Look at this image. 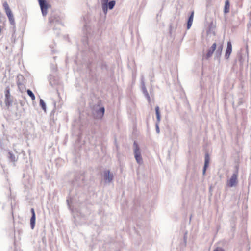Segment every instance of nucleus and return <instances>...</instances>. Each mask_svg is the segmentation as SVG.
<instances>
[{"label": "nucleus", "instance_id": "f257e3e1", "mask_svg": "<svg viewBox=\"0 0 251 251\" xmlns=\"http://www.w3.org/2000/svg\"><path fill=\"white\" fill-rule=\"evenodd\" d=\"M238 167L236 166L235 170L230 178L227 181V185L229 187H235L238 184Z\"/></svg>", "mask_w": 251, "mask_h": 251}, {"label": "nucleus", "instance_id": "f03ea898", "mask_svg": "<svg viewBox=\"0 0 251 251\" xmlns=\"http://www.w3.org/2000/svg\"><path fill=\"white\" fill-rule=\"evenodd\" d=\"M133 151L134 157L137 162L139 164H143V161L141 156V151L138 145L135 141L133 143Z\"/></svg>", "mask_w": 251, "mask_h": 251}, {"label": "nucleus", "instance_id": "7ed1b4c3", "mask_svg": "<svg viewBox=\"0 0 251 251\" xmlns=\"http://www.w3.org/2000/svg\"><path fill=\"white\" fill-rule=\"evenodd\" d=\"M109 0H102V8L103 12L106 14L108 8L109 9H112L116 3L115 1L111 0L108 2Z\"/></svg>", "mask_w": 251, "mask_h": 251}, {"label": "nucleus", "instance_id": "20e7f679", "mask_svg": "<svg viewBox=\"0 0 251 251\" xmlns=\"http://www.w3.org/2000/svg\"><path fill=\"white\" fill-rule=\"evenodd\" d=\"M5 103L8 107L11 106L13 103V97L10 94V88L7 87L5 90Z\"/></svg>", "mask_w": 251, "mask_h": 251}, {"label": "nucleus", "instance_id": "39448f33", "mask_svg": "<svg viewBox=\"0 0 251 251\" xmlns=\"http://www.w3.org/2000/svg\"><path fill=\"white\" fill-rule=\"evenodd\" d=\"M38 1L41 8L42 14L43 16H45L48 13V4L46 0H38Z\"/></svg>", "mask_w": 251, "mask_h": 251}, {"label": "nucleus", "instance_id": "423d86ee", "mask_svg": "<svg viewBox=\"0 0 251 251\" xmlns=\"http://www.w3.org/2000/svg\"><path fill=\"white\" fill-rule=\"evenodd\" d=\"M104 179L106 183L111 182L114 178L113 173H110L109 170H106L103 172Z\"/></svg>", "mask_w": 251, "mask_h": 251}, {"label": "nucleus", "instance_id": "0eeeda50", "mask_svg": "<svg viewBox=\"0 0 251 251\" xmlns=\"http://www.w3.org/2000/svg\"><path fill=\"white\" fill-rule=\"evenodd\" d=\"M217 46V44L216 43H213L211 48L208 50L207 53L203 56V57L206 59H208L210 57H211L213 54L214 51L216 50V48Z\"/></svg>", "mask_w": 251, "mask_h": 251}, {"label": "nucleus", "instance_id": "6e6552de", "mask_svg": "<svg viewBox=\"0 0 251 251\" xmlns=\"http://www.w3.org/2000/svg\"><path fill=\"white\" fill-rule=\"evenodd\" d=\"M142 90L145 97L147 98L149 102H151V98L150 95L148 92V91L145 87V83L143 80V77L142 80Z\"/></svg>", "mask_w": 251, "mask_h": 251}, {"label": "nucleus", "instance_id": "1a4fd4ad", "mask_svg": "<svg viewBox=\"0 0 251 251\" xmlns=\"http://www.w3.org/2000/svg\"><path fill=\"white\" fill-rule=\"evenodd\" d=\"M223 50V45L222 44H220L218 45L217 50L215 51V58L218 59L219 61H220V57L222 54Z\"/></svg>", "mask_w": 251, "mask_h": 251}, {"label": "nucleus", "instance_id": "9d476101", "mask_svg": "<svg viewBox=\"0 0 251 251\" xmlns=\"http://www.w3.org/2000/svg\"><path fill=\"white\" fill-rule=\"evenodd\" d=\"M231 52H232V44H231V42L228 41L227 44V48L226 49L225 57L227 59H228Z\"/></svg>", "mask_w": 251, "mask_h": 251}, {"label": "nucleus", "instance_id": "9b49d317", "mask_svg": "<svg viewBox=\"0 0 251 251\" xmlns=\"http://www.w3.org/2000/svg\"><path fill=\"white\" fill-rule=\"evenodd\" d=\"M210 161V157L208 153H206L204 156V165L203 168V175H204L206 170L207 168L209 165Z\"/></svg>", "mask_w": 251, "mask_h": 251}, {"label": "nucleus", "instance_id": "f8f14e48", "mask_svg": "<svg viewBox=\"0 0 251 251\" xmlns=\"http://www.w3.org/2000/svg\"><path fill=\"white\" fill-rule=\"evenodd\" d=\"M95 111H96V113L97 114V116H96L97 118H100L102 117H103V116L104 115L105 109H104V107H102L100 108L99 109L96 110Z\"/></svg>", "mask_w": 251, "mask_h": 251}, {"label": "nucleus", "instance_id": "ddd939ff", "mask_svg": "<svg viewBox=\"0 0 251 251\" xmlns=\"http://www.w3.org/2000/svg\"><path fill=\"white\" fill-rule=\"evenodd\" d=\"M194 14V12L193 11H192L191 15L189 17V18H188V21H187V29H190L192 26L193 21Z\"/></svg>", "mask_w": 251, "mask_h": 251}, {"label": "nucleus", "instance_id": "4468645a", "mask_svg": "<svg viewBox=\"0 0 251 251\" xmlns=\"http://www.w3.org/2000/svg\"><path fill=\"white\" fill-rule=\"evenodd\" d=\"M6 15L8 18V19H9L10 24L12 25H15V23L14 18L12 12L7 13Z\"/></svg>", "mask_w": 251, "mask_h": 251}, {"label": "nucleus", "instance_id": "2eb2a0df", "mask_svg": "<svg viewBox=\"0 0 251 251\" xmlns=\"http://www.w3.org/2000/svg\"><path fill=\"white\" fill-rule=\"evenodd\" d=\"M155 113L156 116V118L157 120V123H156L155 126H158V123L160 120L161 115L159 111V107L158 106H156L155 108Z\"/></svg>", "mask_w": 251, "mask_h": 251}, {"label": "nucleus", "instance_id": "dca6fc26", "mask_svg": "<svg viewBox=\"0 0 251 251\" xmlns=\"http://www.w3.org/2000/svg\"><path fill=\"white\" fill-rule=\"evenodd\" d=\"M8 158L13 162H15L17 160L15 156L11 151H9L8 153Z\"/></svg>", "mask_w": 251, "mask_h": 251}, {"label": "nucleus", "instance_id": "f3484780", "mask_svg": "<svg viewBox=\"0 0 251 251\" xmlns=\"http://www.w3.org/2000/svg\"><path fill=\"white\" fill-rule=\"evenodd\" d=\"M35 224V215H32L30 219V226L31 229H33Z\"/></svg>", "mask_w": 251, "mask_h": 251}, {"label": "nucleus", "instance_id": "a211bd4d", "mask_svg": "<svg viewBox=\"0 0 251 251\" xmlns=\"http://www.w3.org/2000/svg\"><path fill=\"white\" fill-rule=\"evenodd\" d=\"M3 6L4 8V10H5V12L6 13V14L9 13V12H11L9 7V5L7 3V2H4L3 3Z\"/></svg>", "mask_w": 251, "mask_h": 251}, {"label": "nucleus", "instance_id": "6ab92c4d", "mask_svg": "<svg viewBox=\"0 0 251 251\" xmlns=\"http://www.w3.org/2000/svg\"><path fill=\"white\" fill-rule=\"evenodd\" d=\"M229 2L228 0H226L225 2L224 12L226 13H228L229 11Z\"/></svg>", "mask_w": 251, "mask_h": 251}, {"label": "nucleus", "instance_id": "aec40b11", "mask_svg": "<svg viewBox=\"0 0 251 251\" xmlns=\"http://www.w3.org/2000/svg\"><path fill=\"white\" fill-rule=\"evenodd\" d=\"M27 93L29 97L31 98L32 100H34L35 99V97L32 91L29 89L27 90Z\"/></svg>", "mask_w": 251, "mask_h": 251}, {"label": "nucleus", "instance_id": "412c9836", "mask_svg": "<svg viewBox=\"0 0 251 251\" xmlns=\"http://www.w3.org/2000/svg\"><path fill=\"white\" fill-rule=\"evenodd\" d=\"M39 104H40V106L42 107V108L44 111H46V104H45L44 101L41 99L40 100Z\"/></svg>", "mask_w": 251, "mask_h": 251}, {"label": "nucleus", "instance_id": "4be33fe9", "mask_svg": "<svg viewBox=\"0 0 251 251\" xmlns=\"http://www.w3.org/2000/svg\"><path fill=\"white\" fill-rule=\"evenodd\" d=\"M31 212L32 214V215H35V213L34 208H32L31 209Z\"/></svg>", "mask_w": 251, "mask_h": 251}, {"label": "nucleus", "instance_id": "5701e85b", "mask_svg": "<svg viewBox=\"0 0 251 251\" xmlns=\"http://www.w3.org/2000/svg\"><path fill=\"white\" fill-rule=\"evenodd\" d=\"M156 127V131L157 133H159L160 130H159V126H155Z\"/></svg>", "mask_w": 251, "mask_h": 251}, {"label": "nucleus", "instance_id": "b1692460", "mask_svg": "<svg viewBox=\"0 0 251 251\" xmlns=\"http://www.w3.org/2000/svg\"><path fill=\"white\" fill-rule=\"evenodd\" d=\"M49 22L51 23H53V20H52V17H50L49 18Z\"/></svg>", "mask_w": 251, "mask_h": 251}, {"label": "nucleus", "instance_id": "393cba45", "mask_svg": "<svg viewBox=\"0 0 251 251\" xmlns=\"http://www.w3.org/2000/svg\"><path fill=\"white\" fill-rule=\"evenodd\" d=\"M17 84L18 87H20V85H22V84L18 81H17Z\"/></svg>", "mask_w": 251, "mask_h": 251}, {"label": "nucleus", "instance_id": "a878e982", "mask_svg": "<svg viewBox=\"0 0 251 251\" xmlns=\"http://www.w3.org/2000/svg\"><path fill=\"white\" fill-rule=\"evenodd\" d=\"M246 49L247 53L248 54V45H246Z\"/></svg>", "mask_w": 251, "mask_h": 251}, {"label": "nucleus", "instance_id": "bb28decb", "mask_svg": "<svg viewBox=\"0 0 251 251\" xmlns=\"http://www.w3.org/2000/svg\"><path fill=\"white\" fill-rule=\"evenodd\" d=\"M186 234L187 233H185V235L184 237V241L186 242Z\"/></svg>", "mask_w": 251, "mask_h": 251}, {"label": "nucleus", "instance_id": "cd10ccee", "mask_svg": "<svg viewBox=\"0 0 251 251\" xmlns=\"http://www.w3.org/2000/svg\"><path fill=\"white\" fill-rule=\"evenodd\" d=\"M214 251H219L218 249H216V250H214Z\"/></svg>", "mask_w": 251, "mask_h": 251}, {"label": "nucleus", "instance_id": "c85d7f7f", "mask_svg": "<svg viewBox=\"0 0 251 251\" xmlns=\"http://www.w3.org/2000/svg\"><path fill=\"white\" fill-rule=\"evenodd\" d=\"M50 84L51 85H52V83H51V81H50Z\"/></svg>", "mask_w": 251, "mask_h": 251}]
</instances>
